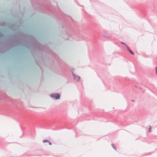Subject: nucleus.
<instances>
[{"instance_id":"1","label":"nucleus","mask_w":157,"mask_h":157,"mask_svg":"<svg viewBox=\"0 0 157 157\" xmlns=\"http://www.w3.org/2000/svg\"><path fill=\"white\" fill-rule=\"evenodd\" d=\"M20 34H22V36L25 38L29 39L30 41L32 43V44L34 45L32 49L31 50V52L32 55L34 57L35 59L36 63L38 64L37 62L35 56H34V54H37L39 52H44L49 54L51 56L54 57L59 64V62L60 59L58 56L53 52L49 48L47 44L44 45L40 44L38 42L35 38L33 36L28 34L24 33L22 32H20Z\"/></svg>"},{"instance_id":"2","label":"nucleus","mask_w":157,"mask_h":157,"mask_svg":"<svg viewBox=\"0 0 157 157\" xmlns=\"http://www.w3.org/2000/svg\"><path fill=\"white\" fill-rule=\"evenodd\" d=\"M4 41L5 47L8 49H10L15 46L21 45L30 49L32 46L30 45V43L25 39V42L21 39L18 38L15 35H9Z\"/></svg>"},{"instance_id":"3","label":"nucleus","mask_w":157,"mask_h":157,"mask_svg":"<svg viewBox=\"0 0 157 157\" xmlns=\"http://www.w3.org/2000/svg\"><path fill=\"white\" fill-rule=\"evenodd\" d=\"M62 28H64L65 29V31L62 32L61 34L60 35L63 38L66 40H69V36H71L70 33H68V31H69V29L66 28V26L64 25L62 26Z\"/></svg>"},{"instance_id":"4","label":"nucleus","mask_w":157,"mask_h":157,"mask_svg":"<svg viewBox=\"0 0 157 157\" xmlns=\"http://www.w3.org/2000/svg\"><path fill=\"white\" fill-rule=\"evenodd\" d=\"M55 18L58 20V22L59 23H64L67 21L66 16L64 14H61L60 16L55 15Z\"/></svg>"},{"instance_id":"5","label":"nucleus","mask_w":157,"mask_h":157,"mask_svg":"<svg viewBox=\"0 0 157 157\" xmlns=\"http://www.w3.org/2000/svg\"><path fill=\"white\" fill-rule=\"evenodd\" d=\"M50 97L53 99L57 100L60 99V95L59 93H55L50 94Z\"/></svg>"},{"instance_id":"6","label":"nucleus","mask_w":157,"mask_h":157,"mask_svg":"<svg viewBox=\"0 0 157 157\" xmlns=\"http://www.w3.org/2000/svg\"><path fill=\"white\" fill-rule=\"evenodd\" d=\"M74 70V68H73L72 69H71V73H72V75L73 77V78L74 79L76 82H78L79 81L80 79V77L78 75H77L75 74L73 72V71Z\"/></svg>"},{"instance_id":"7","label":"nucleus","mask_w":157,"mask_h":157,"mask_svg":"<svg viewBox=\"0 0 157 157\" xmlns=\"http://www.w3.org/2000/svg\"><path fill=\"white\" fill-rule=\"evenodd\" d=\"M111 145L112 147L115 150H116V148L115 146L114 145V144H111Z\"/></svg>"},{"instance_id":"8","label":"nucleus","mask_w":157,"mask_h":157,"mask_svg":"<svg viewBox=\"0 0 157 157\" xmlns=\"http://www.w3.org/2000/svg\"><path fill=\"white\" fill-rule=\"evenodd\" d=\"M128 52H129V53L132 55H134V53L132 52L130 50H129V51Z\"/></svg>"},{"instance_id":"9","label":"nucleus","mask_w":157,"mask_h":157,"mask_svg":"<svg viewBox=\"0 0 157 157\" xmlns=\"http://www.w3.org/2000/svg\"><path fill=\"white\" fill-rule=\"evenodd\" d=\"M103 36H104V37L105 38H110L111 37V36H109L104 35Z\"/></svg>"},{"instance_id":"10","label":"nucleus","mask_w":157,"mask_h":157,"mask_svg":"<svg viewBox=\"0 0 157 157\" xmlns=\"http://www.w3.org/2000/svg\"><path fill=\"white\" fill-rule=\"evenodd\" d=\"M48 142H49V141L48 140H43V142L44 143H47Z\"/></svg>"},{"instance_id":"11","label":"nucleus","mask_w":157,"mask_h":157,"mask_svg":"<svg viewBox=\"0 0 157 157\" xmlns=\"http://www.w3.org/2000/svg\"><path fill=\"white\" fill-rule=\"evenodd\" d=\"M149 127H150V128L148 129V132H150L151 131V126L150 125H149Z\"/></svg>"},{"instance_id":"12","label":"nucleus","mask_w":157,"mask_h":157,"mask_svg":"<svg viewBox=\"0 0 157 157\" xmlns=\"http://www.w3.org/2000/svg\"><path fill=\"white\" fill-rule=\"evenodd\" d=\"M4 36L3 34L1 32H0V38Z\"/></svg>"},{"instance_id":"13","label":"nucleus","mask_w":157,"mask_h":157,"mask_svg":"<svg viewBox=\"0 0 157 157\" xmlns=\"http://www.w3.org/2000/svg\"><path fill=\"white\" fill-rule=\"evenodd\" d=\"M121 44L124 45L125 46L127 45V44L125 43H124L122 42H121Z\"/></svg>"},{"instance_id":"14","label":"nucleus","mask_w":157,"mask_h":157,"mask_svg":"<svg viewBox=\"0 0 157 157\" xmlns=\"http://www.w3.org/2000/svg\"><path fill=\"white\" fill-rule=\"evenodd\" d=\"M125 47H126V48H127V49L128 51H129V50H130V49H129V47H128V46L127 45V46H126Z\"/></svg>"},{"instance_id":"15","label":"nucleus","mask_w":157,"mask_h":157,"mask_svg":"<svg viewBox=\"0 0 157 157\" xmlns=\"http://www.w3.org/2000/svg\"><path fill=\"white\" fill-rule=\"evenodd\" d=\"M155 73L157 74V67H155Z\"/></svg>"},{"instance_id":"16","label":"nucleus","mask_w":157,"mask_h":157,"mask_svg":"<svg viewBox=\"0 0 157 157\" xmlns=\"http://www.w3.org/2000/svg\"><path fill=\"white\" fill-rule=\"evenodd\" d=\"M48 142L49 144V145H51L52 144V143L50 142L49 141V142Z\"/></svg>"},{"instance_id":"17","label":"nucleus","mask_w":157,"mask_h":157,"mask_svg":"<svg viewBox=\"0 0 157 157\" xmlns=\"http://www.w3.org/2000/svg\"><path fill=\"white\" fill-rule=\"evenodd\" d=\"M5 22H3V23L1 24V25H3L5 24Z\"/></svg>"},{"instance_id":"18","label":"nucleus","mask_w":157,"mask_h":157,"mask_svg":"<svg viewBox=\"0 0 157 157\" xmlns=\"http://www.w3.org/2000/svg\"><path fill=\"white\" fill-rule=\"evenodd\" d=\"M40 68L41 69V71H42V73H43V70H42V69L41 68V67H40Z\"/></svg>"},{"instance_id":"19","label":"nucleus","mask_w":157,"mask_h":157,"mask_svg":"<svg viewBox=\"0 0 157 157\" xmlns=\"http://www.w3.org/2000/svg\"><path fill=\"white\" fill-rule=\"evenodd\" d=\"M131 101H132V102H134V101H135V100H131Z\"/></svg>"},{"instance_id":"20","label":"nucleus","mask_w":157,"mask_h":157,"mask_svg":"<svg viewBox=\"0 0 157 157\" xmlns=\"http://www.w3.org/2000/svg\"><path fill=\"white\" fill-rule=\"evenodd\" d=\"M44 13H47V12H46V11H44Z\"/></svg>"},{"instance_id":"21","label":"nucleus","mask_w":157,"mask_h":157,"mask_svg":"<svg viewBox=\"0 0 157 157\" xmlns=\"http://www.w3.org/2000/svg\"><path fill=\"white\" fill-rule=\"evenodd\" d=\"M144 57H148L147 56H144Z\"/></svg>"},{"instance_id":"22","label":"nucleus","mask_w":157,"mask_h":157,"mask_svg":"<svg viewBox=\"0 0 157 157\" xmlns=\"http://www.w3.org/2000/svg\"><path fill=\"white\" fill-rule=\"evenodd\" d=\"M20 127H21V129L22 130V131H23V130H22V128L21 127V126H20Z\"/></svg>"},{"instance_id":"23","label":"nucleus","mask_w":157,"mask_h":157,"mask_svg":"<svg viewBox=\"0 0 157 157\" xmlns=\"http://www.w3.org/2000/svg\"><path fill=\"white\" fill-rule=\"evenodd\" d=\"M46 10H47V8H46Z\"/></svg>"},{"instance_id":"24","label":"nucleus","mask_w":157,"mask_h":157,"mask_svg":"<svg viewBox=\"0 0 157 157\" xmlns=\"http://www.w3.org/2000/svg\"><path fill=\"white\" fill-rule=\"evenodd\" d=\"M2 53H4V51H3V52H2Z\"/></svg>"}]
</instances>
